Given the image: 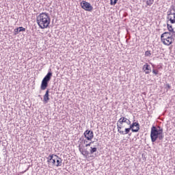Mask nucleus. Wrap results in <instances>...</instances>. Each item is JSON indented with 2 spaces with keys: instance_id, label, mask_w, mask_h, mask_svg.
Segmentation results:
<instances>
[{
  "instance_id": "1",
  "label": "nucleus",
  "mask_w": 175,
  "mask_h": 175,
  "mask_svg": "<svg viewBox=\"0 0 175 175\" xmlns=\"http://www.w3.org/2000/svg\"><path fill=\"white\" fill-rule=\"evenodd\" d=\"M37 24L41 28V29H44L50 25L51 23V19L50 18V15L47 12L40 13L36 18Z\"/></svg>"
},
{
  "instance_id": "2",
  "label": "nucleus",
  "mask_w": 175,
  "mask_h": 175,
  "mask_svg": "<svg viewBox=\"0 0 175 175\" xmlns=\"http://www.w3.org/2000/svg\"><path fill=\"white\" fill-rule=\"evenodd\" d=\"M163 129L160 126H152L150 131V139L152 143H155L157 140H163Z\"/></svg>"
},
{
  "instance_id": "3",
  "label": "nucleus",
  "mask_w": 175,
  "mask_h": 175,
  "mask_svg": "<svg viewBox=\"0 0 175 175\" xmlns=\"http://www.w3.org/2000/svg\"><path fill=\"white\" fill-rule=\"evenodd\" d=\"M51 77H53V72H51V69H49V71L41 82L40 90H42V91H44V90L49 87V83H50Z\"/></svg>"
},
{
  "instance_id": "4",
  "label": "nucleus",
  "mask_w": 175,
  "mask_h": 175,
  "mask_svg": "<svg viewBox=\"0 0 175 175\" xmlns=\"http://www.w3.org/2000/svg\"><path fill=\"white\" fill-rule=\"evenodd\" d=\"M81 6L82 9L84 10H86L87 12H92V9H94V7L91 5V3L85 1H82L81 3Z\"/></svg>"
},
{
  "instance_id": "5",
  "label": "nucleus",
  "mask_w": 175,
  "mask_h": 175,
  "mask_svg": "<svg viewBox=\"0 0 175 175\" xmlns=\"http://www.w3.org/2000/svg\"><path fill=\"white\" fill-rule=\"evenodd\" d=\"M161 42L165 44V46H170L173 42H174V38H172V36H168L165 38H161Z\"/></svg>"
},
{
  "instance_id": "6",
  "label": "nucleus",
  "mask_w": 175,
  "mask_h": 175,
  "mask_svg": "<svg viewBox=\"0 0 175 175\" xmlns=\"http://www.w3.org/2000/svg\"><path fill=\"white\" fill-rule=\"evenodd\" d=\"M130 129H131L132 132H139L140 130V124L137 122H133V124H130Z\"/></svg>"
},
{
  "instance_id": "7",
  "label": "nucleus",
  "mask_w": 175,
  "mask_h": 175,
  "mask_svg": "<svg viewBox=\"0 0 175 175\" xmlns=\"http://www.w3.org/2000/svg\"><path fill=\"white\" fill-rule=\"evenodd\" d=\"M83 135L85 136V139L88 141H92L94 139V131L91 130H86Z\"/></svg>"
},
{
  "instance_id": "8",
  "label": "nucleus",
  "mask_w": 175,
  "mask_h": 175,
  "mask_svg": "<svg viewBox=\"0 0 175 175\" xmlns=\"http://www.w3.org/2000/svg\"><path fill=\"white\" fill-rule=\"evenodd\" d=\"M57 154H51L47 158L48 163L51 164V166H55Z\"/></svg>"
},
{
  "instance_id": "9",
  "label": "nucleus",
  "mask_w": 175,
  "mask_h": 175,
  "mask_svg": "<svg viewBox=\"0 0 175 175\" xmlns=\"http://www.w3.org/2000/svg\"><path fill=\"white\" fill-rule=\"evenodd\" d=\"M123 124H124V122H122V119L120 118L117 122L118 132L120 133V135H124V131H121V129H122Z\"/></svg>"
},
{
  "instance_id": "10",
  "label": "nucleus",
  "mask_w": 175,
  "mask_h": 175,
  "mask_svg": "<svg viewBox=\"0 0 175 175\" xmlns=\"http://www.w3.org/2000/svg\"><path fill=\"white\" fill-rule=\"evenodd\" d=\"M142 70L145 72L146 75H150L151 73V66L146 63L142 68Z\"/></svg>"
},
{
  "instance_id": "11",
  "label": "nucleus",
  "mask_w": 175,
  "mask_h": 175,
  "mask_svg": "<svg viewBox=\"0 0 175 175\" xmlns=\"http://www.w3.org/2000/svg\"><path fill=\"white\" fill-rule=\"evenodd\" d=\"M49 100H50V90L47 89L44 95L43 102L44 103H49Z\"/></svg>"
},
{
  "instance_id": "12",
  "label": "nucleus",
  "mask_w": 175,
  "mask_h": 175,
  "mask_svg": "<svg viewBox=\"0 0 175 175\" xmlns=\"http://www.w3.org/2000/svg\"><path fill=\"white\" fill-rule=\"evenodd\" d=\"M79 152L85 158H87V157H88V155H90V152H88V150H87L85 149H83V148L80 147V146H79Z\"/></svg>"
},
{
  "instance_id": "13",
  "label": "nucleus",
  "mask_w": 175,
  "mask_h": 175,
  "mask_svg": "<svg viewBox=\"0 0 175 175\" xmlns=\"http://www.w3.org/2000/svg\"><path fill=\"white\" fill-rule=\"evenodd\" d=\"M20 32H25V28H24L23 27H19L14 29V35H17V34L20 33Z\"/></svg>"
},
{
  "instance_id": "14",
  "label": "nucleus",
  "mask_w": 175,
  "mask_h": 175,
  "mask_svg": "<svg viewBox=\"0 0 175 175\" xmlns=\"http://www.w3.org/2000/svg\"><path fill=\"white\" fill-rule=\"evenodd\" d=\"M55 166H57V167H59V166H62V159H61L59 157H58L57 155H56V163H55Z\"/></svg>"
},
{
  "instance_id": "15",
  "label": "nucleus",
  "mask_w": 175,
  "mask_h": 175,
  "mask_svg": "<svg viewBox=\"0 0 175 175\" xmlns=\"http://www.w3.org/2000/svg\"><path fill=\"white\" fill-rule=\"evenodd\" d=\"M171 23V24H175V12H173V15L167 21V23Z\"/></svg>"
},
{
  "instance_id": "16",
  "label": "nucleus",
  "mask_w": 175,
  "mask_h": 175,
  "mask_svg": "<svg viewBox=\"0 0 175 175\" xmlns=\"http://www.w3.org/2000/svg\"><path fill=\"white\" fill-rule=\"evenodd\" d=\"M168 36H172V32L170 31H165L161 34V38H167Z\"/></svg>"
},
{
  "instance_id": "17",
  "label": "nucleus",
  "mask_w": 175,
  "mask_h": 175,
  "mask_svg": "<svg viewBox=\"0 0 175 175\" xmlns=\"http://www.w3.org/2000/svg\"><path fill=\"white\" fill-rule=\"evenodd\" d=\"M167 28L169 32H174V28H173V26L172 25H170L169 23L167 22Z\"/></svg>"
},
{
  "instance_id": "18",
  "label": "nucleus",
  "mask_w": 175,
  "mask_h": 175,
  "mask_svg": "<svg viewBox=\"0 0 175 175\" xmlns=\"http://www.w3.org/2000/svg\"><path fill=\"white\" fill-rule=\"evenodd\" d=\"M172 16H173V12H172V10H169L167 12V21H168Z\"/></svg>"
},
{
  "instance_id": "19",
  "label": "nucleus",
  "mask_w": 175,
  "mask_h": 175,
  "mask_svg": "<svg viewBox=\"0 0 175 175\" xmlns=\"http://www.w3.org/2000/svg\"><path fill=\"white\" fill-rule=\"evenodd\" d=\"M97 151L98 148L96 147H90V154H92Z\"/></svg>"
},
{
  "instance_id": "20",
  "label": "nucleus",
  "mask_w": 175,
  "mask_h": 175,
  "mask_svg": "<svg viewBox=\"0 0 175 175\" xmlns=\"http://www.w3.org/2000/svg\"><path fill=\"white\" fill-rule=\"evenodd\" d=\"M131 130H132L131 127L125 129V131H124V134H122V135H128V133L131 132Z\"/></svg>"
},
{
  "instance_id": "21",
  "label": "nucleus",
  "mask_w": 175,
  "mask_h": 175,
  "mask_svg": "<svg viewBox=\"0 0 175 175\" xmlns=\"http://www.w3.org/2000/svg\"><path fill=\"white\" fill-rule=\"evenodd\" d=\"M152 3H154V0H147L146 1V5H148V6H151V5H152Z\"/></svg>"
},
{
  "instance_id": "22",
  "label": "nucleus",
  "mask_w": 175,
  "mask_h": 175,
  "mask_svg": "<svg viewBox=\"0 0 175 175\" xmlns=\"http://www.w3.org/2000/svg\"><path fill=\"white\" fill-rule=\"evenodd\" d=\"M118 2V0H110V5H114Z\"/></svg>"
},
{
  "instance_id": "23",
  "label": "nucleus",
  "mask_w": 175,
  "mask_h": 175,
  "mask_svg": "<svg viewBox=\"0 0 175 175\" xmlns=\"http://www.w3.org/2000/svg\"><path fill=\"white\" fill-rule=\"evenodd\" d=\"M145 57H151V51H146L145 52Z\"/></svg>"
},
{
  "instance_id": "24",
  "label": "nucleus",
  "mask_w": 175,
  "mask_h": 175,
  "mask_svg": "<svg viewBox=\"0 0 175 175\" xmlns=\"http://www.w3.org/2000/svg\"><path fill=\"white\" fill-rule=\"evenodd\" d=\"M152 73L154 74V75H158V73H159V70H155V69H153L152 70Z\"/></svg>"
},
{
  "instance_id": "25",
  "label": "nucleus",
  "mask_w": 175,
  "mask_h": 175,
  "mask_svg": "<svg viewBox=\"0 0 175 175\" xmlns=\"http://www.w3.org/2000/svg\"><path fill=\"white\" fill-rule=\"evenodd\" d=\"M170 10H173L175 13V5H172L170 8Z\"/></svg>"
},
{
  "instance_id": "26",
  "label": "nucleus",
  "mask_w": 175,
  "mask_h": 175,
  "mask_svg": "<svg viewBox=\"0 0 175 175\" xmlns=\"http://www.w3.org/2000/svg\"><path fill=\"white\" fill-rule=\"evenodd\" d=\"M92 143H95V141L91 142L89 144H86L85 147H90V146H91V144H92Z\"/></svg>"
},
{
  "instance_id": "27",
  "label": "nucleus",
  "mask_w": 175,
  "mask_h": 175,
  "mask_svg": "<svg viewBox=\"0 0 175 175\" xmlns=\"http://www.w3.org/2000/svg\"><path fill=\"white\" fill-rule=\"evenodd\" d=\"M171 36L172 37V39L174 40V38H175V32H174H174H171Z\"/></svg>"
},
{
  "instance_id": "28",
  "label": "nucleus",
  "mask_w": 175,
  "mask_h": 175,
  "mask_svg": "<svg viewBox=\"0 0 175 175\" xmlns=\"http://www.w3.org/2000/svg\"><path fill=\"white\" fill-rule=\"evenodd\" d=\"M166 88H167V90H170V88H172V86H170V85L169 83H167Z\"/></svg>"
},
{
  "instance_id": "29",
  "label": "nucleus",
  "mask_w": 175,
  "mask_h": 175,
  "mask_svg": "<svg viewBox=\"0 0 175 175\" xmlns=\"http://www.w3.org/2000/svg\"><path fill=\"white\" fill-rule=\"evenodd\" d=\"M121 119H122V122H126V118H125V117H122V118H120Z\"/></svg>"
},
{
  "instance_id": "30",
  "label": "nucleus",
  "mask_w": 175,
  "mask_h": 175,
  "mask_svg": "<svg viewBox=\"0 0 175 175\" xmlns=\"http://www.w3.org/2000/svg\"><path fill=\"white\" fill-rule=\"evenodd\" d=\"M126 124H127V125H131V120H129Z\"/></svg>"
},
{
  "instance_id": "31",
  "label": "nucleus",
  "mask_w": 175,
  "mask_h": 175,
  "mask_svg": "<svg viewBox=\"0 0 175 175\" xmlns=\"http://www.w3.org/2000/svg\"><path fill=\"white\" fill-rule=\"evenodd\" d=\"M129 121V119H128V118H127V119H126V122H125V123H126V124H127Z\"/></svg>"
},
{
  "instance_id": "32",
  "label": "nucleus",
  "mask_w": 175,
  "mask_h": 175,
  "mask_svg": "<svg viewBox=\"0 0 175 175\" xmlns=\"http://www.w3.org/2000/svg\"><path fill=\"white\" fill-rule=\"evenodd\" d=\"M94 142H98V139H94Z\"/></svg>"
},
{
  "instance_id": "33",
  "label": "nucleus",
  "mask_w": 175,
  "mask_h": 175,
  "mask_svg": "<svg viewBox=\"0 0 175 175\" xmlns=\"http://www.w3.org/2000/svg\"><path fill=\"white\" fill-rule=\"evenodd\" d=\"M84 144H85V141H84Z\"/></svg>"
},
{
  "instance_id": "34",
  "label": "nucleus",
  "mask_w": 175,
  "mask_h": 175,
  "mask_svg": "<svg viewBox=\"0 0 175 175\" xmlns=\"http://www.w3.org/2000/svg\"><path fill=\"white\" fill-rule=\"evenodd\" d=\"M174 32H175V31H174Z\"/></svg>"
}]
</instances>
